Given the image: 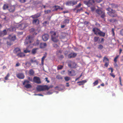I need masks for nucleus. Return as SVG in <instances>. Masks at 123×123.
I'll use <instances>...</instances> for the list:
<instances>
[{
  "label": "nucleus",
  "instance_id": "obj_44",
  "mask_svg": "<svg viewBox=\"0 0 123 123\" xmlns=\"http://www.w3.org/2000/svg\"><path fill=\"white\" fill-rule=\"evenodd\" d=\"M40 43V42L38 40H37L36 42L34 43V45L35 46H38Z\"/></svg>",
  "mask_w": 123,
  "mask_h": 123
},
{
  "label": "nucleus",
  "instance_id": "obj_26",
  "mask_svg": "<svg viewBox=\"0 0 123 123\" xmlns=\"http://www.w3.org/2000/svg\"><path fill=\"white\" fill-rule=\"evenodd\" d=\"M89 6L90 7L93 4H94L95 3V1L94 0H89L88 1Z\"/></svg>",
  "mask_w": 123,
  "mask_h": 123
},
{
  "label": "nucleus",
  "instance_id": "obj_46",
  "mask_svg": "<svg viewBox=\"0 0 123 123\" xmlns=\"http://www.w3.org/2000/svg\"><path fill=\"white\" fill-rule=\"evenodd\" d=\"M63 67V66L62 65H59L57 67V70L61 69H62Z\"/></svg>",
  "mask_w": 123,
  "mask_h": 123
},
{
  "label": "nucleus",
  "instance_id": "obj_60",
  "mask_svg": "<svg viewBox=\"0 0 123 123\" xmlns=\"http://www.w3.org/2000/svg\"><path fill=\"white\" fill-rule=\"evenodd\" d=\"M95 8L94 7L92 6L91 7V9L92 11H93L95 9Z\"/></svg>",
  "mask_w": 123,
  "mask_h": 123
},
{
  "label": "nucleus",
  "instance_id": "obj_54",
  "mask_svg": "<svg viewBox=\"0 0 123 123\" xmlns=\"http://www.w3.org/2000/svg\"><path fill=\"white\" fill-rule=\"evenodd\" d=\"M27 0H18L21 3H24Z\"/></svg>",
  "mask_w": 123,
  "mask_h": 123
},
{
  "label": "nucleus",
  "instance_id": "obj_42",
  "mask_svg": "<svg viewBox=\"0 0 123 123\" xmlns=\"http://www.w3.org/2000/svg\"><path fill=\"white\" fill-rule=\"evenodd\" d=\"M29 80H25L23 83V85H25L26 84H29Z\"/></svg>",
  "mask_w": 123,
  "mask_h": 123
},
{
  "label": "nucleus",
  "instance_id": "obj_49",
  "mask_svg": "<svg viewBox=\"0 0 123 123\" xmlns=\"http://www.w3.org/2000/svg\"><path fill=\"white\" fill-rule=\"evenodd\" d=\"M51 11L50 10H47L46 11H45L44 12L45 14H46L49 13H50Z\"/></svg>",
  "mask_w": 123,
  "mask_h": 123
},
{
  "label": "nucleus",
  "instance_id": "obj_56",
  "mask_svg": "<svg viewBox=\"0 0 123 123\" xmlns=\"http://www.w3.org/2000/svg\"><path fill=\"white\" fill-rule=\"evenodd\" d=\"M53 45V47L56 48H58V46L56 44H54Z\"/></svg>",
  "mask_w": 123,
  "mask_h": 123
},
{
  "label": "nucleus",
  "instance_id": "obj_52",
  "mask_svg": "<svg viewBox=\"0 0 123 123\" xmlns=\"http://www.w3.org/2000/svg\"><path fill=\"white\" fill-rule=\"evenodd\" d=\"M83 10V9L82 7L80 9H78L77 10L76 12V13L80 12V11Z\"/></svg>",
  "mask_w": 123,
  "mask_h": 123
},
{
  "label": "nucleus",
  "instance_id": "obj_45",
  "mask_svg": "<svg viewBox=\"0 0 123 123\" xmlns=\"http://www.w3.org/2000/svg\"><path fill=\"white\" fill-rule=\"evenodd\" d=\"M65 80L66 81H68L70 79V78L69 77H66L64 78Z\"/></svg>",
  "mask_w": 123,
  "mask_h": 123
},
{
  "label": "nucleus",
  "instance_id": "obj_39",
  "mask_svg": "<svg viewBox=\"0 0 123 123\" xmlns=\"http://www.w3.org/2000/svg\"><path fill=\"white\" fill-rule=\"evenodd\" d=\"M30 61L31 63H33L34 62H36L37 64H38V62L37 60H33V59H32Z\"/></svg>",
  "mask_w": 123,
  "mask_h": 123
},
{
  "label": "nucleus",
  "instance_id": "obj_16",
  "mask_svg": "<svg viewBox=\"0 0 123 123\" xmlns=\"http://www.w3.org/2000/svg\"><path fill=\"white\" fill-rule=\"evenodd\" d=\"M77 55V54L75 53H71L68 55V57L69 58L75 57Z\"/></svg>",
  "mask_w": 123,
  "mask_h": 123
},
{
  "label": "nucleus",
  "instance_id": "obj_12",
  "mask_svg": "<svg viewBox=\"0 0 123 123\" xmlns=\"http://www.w3.org/2000/svg\"><path fill=\"white\" fill-rule=\"evenodd\" d=\"M68 74L70 76H74L75 75V72L73 70H72L71 71H68Z\"/></svg>",
  "mask_w": 123,
  "mask_h": 123
},
{
  "label": "nucleus",
  "instance_id": "obj_50",
  "mask_svg": "<svg viewBox=\"0 0 123 123\" xmlns=\"http://www.w3.org/2000/svg\"><path fill=\"white\" fill-rule=\"evenodd\" d=\"M98 48L99 49H101L103 48V46L102 45L100 44L98 46Z\"/></svg>",
  "mask_w": 123,
  "mask_h": 123
},
{
  "label": "nucleus",
  "instance_id": "obj_7",
  "mask_svg": "<svg viewBox=\"0 0 123 123\" xmlns=\"http://www.w3.org/2000/svg\"><path fill=\"white\" fill-rule=\"evenodd\" d=\"M76 64L74 62L69 60L68 62V66L70 68H76Z\"/></svg>",
  "mask_w": 123,
  "mask_h": 123
},
{
  "label": "nucleus",
  "instance_id": "obj_51",
  "mask_svg": "<svg viewBox=\"0 0 123 123\" xmlns=\"http://www.w3.org/2000/svg\"><path fill=\"white\" fill-rule=\"evenodd\" d=\"M24 52L25 53H29L30 52V50H28L27 49H26L24 51Z\"/></svg>",
  "mask_w": 123,
  "mask_h": 123
},
{
  "label": "nucleus",
  "instance_id": "obj_37",
  "mask_svg": "<svg viewBox=\"0 0 123 123\" xmlns=\"http://www.w3.org/2000/svg\"><path fill=\"white\" fill-rule=\"evenodd\" d=\"M103 61L104 62H109V60L106 57H104Z\"/></svg>",
  "mask_w": 123,
  "mask_h": 123
},
{
  "label": "nucleus",
  "instance_id": "obj_8",
  "mask_svg": "<svg viewBox=\"0 0 123 123\" xmlns=\"http://www.w3.org/2000/svg\"><path fill=\"white\" fill-rule=\"evenodd\" d=\"M33 81L37 84H40L41 83L40 78L39 77L37 76L34 77Z\"/></svg>",
  "mask_w": 123,
  "mask_h": 123
},
{
  "label": "nucleus",
  "instance_id": "obj_55",
  "mask_svg": "<svg viewBox=\"0 0 123 123\" xmlns=\"http://www.w3.org/2000/svg\"><path fill=\"white\" fill-rule=\"evenodd\" d=\"M105 64L104 66L106 67H107L109 64V62H105Z\"/></svg>",
  "mask_w": 123,
  "mask_h": 123
},
{
  "label": "nucleus",
  "instance_id": "obj_64",
  "mask_svg": "<svg viewBox=\"0 0 123 123\" xmlns=\"http://www.w3.org/2000/svg\"><path fill=\"white\" fill-rule=\"evenodd\" d=\"M108 69H110L111 70V73H112L113 72V70L112 68H108Z\"/></svg>",
  "mask_w": 123,
  "mask_h": 123
},
{
  "label": "nucleus",
  "instance_id": "obj_40",
  "mask_svg": "<svg viewBox=\"0 0 123 123\" xmlns=\"http://www.w3.org/2000/svg\"><path fill=\"white\" fill-rule=\"evenodd\" d=\"M69 20L68 19H65L63 21V22L64 24H67L69 23Z\"/></svg>",
  "mask_w": 123,
  "mask_h": 123
},
{
  "label": "nucleus",
  "instance_id": "obj_25",
  "mask_svg": "<svg viewBox=\"0 0 123 123\" xmlns=\"http://www.w3.org/2000/svg\"><path fill=\"white\" fill-rule=\"evenodd\" d=\"M105 35V33L102 32L101 31H100L99 33H98V35L100 36L104 37Z\"/></svg>",
  "mask_w": 123,
  "mask_h": 123
},
{
  "label": "nucleus",
  "instance_id": "obj_47",
  "mask_svg": "<svg viewBox=\"0 0 123 123\" xmlns=\"http://www.w3.org/2000/svg\"><path fill=\"white\" fill-rule=\"evenodd\" d=\"M98 80H97L96 81H95L93 83V86H94L96 85H97L98 84Z\"/></svg>",
  "mask_w": 123,
  "mask_h": 123
},
{
  "label": "nucleus",
  "instance_id": "obj_17",
  "mask_svg": "<svg viewBox=\"0 0 123 123\" xmlns=\"http://www.w3.org/2000/svg\"><path fill=\"white\" fill-rule=\"evenodd\" d=\"M21 50L20 49L18 48H15L13 50V53L15 54H17L19 52H21Z\"/></svg>",
  "mask_w": 123,
  "mask_h": 123
},
{
  "label": "nucleus",
  "instance_id": "obj_19",
  "mask_svg": "<svg viewBox=\"0 0 123 123\" xmlns=\"http://www.w3.org/2000/svg\"><path fill=\"white\" fill-rule=\"evenodd\" d=\"M17 55L18 57H22L25 56V55L24 53L20 52L18 53Z\"/></svg>",
  "mask_w": 123,
  "mask_h": 123
},
{
  "label": "nucleus",
  "instance_id": "obj_36",
  "mask_svg": "<svg viewBox=\"0 0 123 123\" xmlns=\"http://www.w3.org/2000/svg\"><path fill=\"white\" fill-rule=\"evenodd\" d=\"M54 11H57L60 8V6H54Z\"/></svg>",
  "mask_w": 123,
  "mask_h": 123
},
{
  "label": "nucleus",
  "instance_id": "obj_35",
  "mask_svg": "<svg viewBox=\"0 0 123 123\" xmlns=\"http://www.w3.org/2000/svg\"><path fill=\"white\" fill-rule=\"evenodd\" d=\"M99 39V37H95L94 38V42H96L98 41Z\"/></svg>",
  "mask_w": 123,
  "mask_h": 123
},
{
  "label": "nucleus",
  "instance_id": "obj_29",
  "mask_svg": "<svg viewBox=\"0 0 123 123\" xmlns=\"http://www.w3.org/2000/svg\"><path fill=\"white\" fill-rule=\"evenodd\" d=\"M87 81L86 80H83L82 81H80L78 82H77V83H81L80 84H79V85H83L84 84V83L86 82Z\"/></svg>",
  "mask_w": 123,
  "mask_h": 123
},
{
  "label": "nucleus",
  "instance_id": "obj_1",
  "mask_svg": "<svg viewBox=\"0 0 123 123\" xmlns=\"http://www.w3.org/2000/svg\"><path fill=\"white\" fill-rule=\"evenodd\" d=\"M53 87V86L52 85L48 86L46 85L43 86L39 85L37 86L36 89L37 91L40 92L45 91H47L50 88H52Z\"/></svg>",
  "mask_w": 123,
  "mask_h": 123
},
{
  "label": "nucleus",
  "instance_id": "obj_10",
  "mask_svg": "<svg viewBox=\"0 0 123 123\" xmlns=\"http://www.w3.org/2000/svg\"><path fill=\"white\" fill-rule=\"evenodd\" d=\"M100 30L97 28H94L92 29V31L96 35H98V33H99Z\"/></svg>",
  "mask_w": 123,
  "mask_h": 123
},
{
  "label": "nucleus",
  "instance_id": "obj_38",
  "mask_svg": "<svg viewBox=\"0 0 123 123\" xmlns=\"http://www.w3.org/2000/svg\"><path fill=\"white\" fill-rule=\"evenodd\" d=\"M25 87L27 88H31L32 87V86L30 84H28L25 85Z\"/></svg>",
  "mask_w": 123,
  "mask_h": 123
},
{
  "label": "nucleus",
  "instance_id": "obj_41",
  "mask_svg": "<svg viewBox=\"0 0 123 123\" xmlns=\"http://www.w3.org/2000/svg\"><path fill=\"white\" fill-rule=\"evenodd\" d=\"M10 74L9 73L7 74L6 76L5 77L4 79H5L6 80H7L8 79V78L10 76Z\"/></svg>",
  "mask_w": 123,
  "mask_h": 123
},
{
  "label": "nucleus",
  "instance_id": "obj_33",
  "mask_svg": "<svg viewBox=\"0 0 123 123\" xmlns=\"http://www.w3.org/2000/svg\"><path fill=\"white\" fill-rule=\"evenodd\" d=\"M6 43L7 45L9 46H10L12 44L11 41L9 39L7 41Z\"/></svg>",
  "mask_w": 123,
  "mask_h": 123
},
{
  "label": "nucleus",
  "instance_id": "obj_22",
  "mask_svg": "<svg viewBox=\"0 0 123 123\" xmlns=\"http://www.w3.org/2000/svg\"><path fill=\"white\" fill-rule=\"evenodd\" d=\"M39 20L38 19H34L32 21V24L34 25H37L38 24Z\"/></svg>",
  "mask_w": 123,
  "mask_h": 123
},
{
  "label": "nucleus",
  "instance_id": "obj_48",
  "mask_svg": "<svg viewBox=\"0 0 123 123\" xmlns=\"http://www.w3.org/2000/svg\"><path fill=\"white\" fill-rule=\"evenodd\" d=\"M119 57V55H117L115 58L114 61L115 63H116L117 62V59Z\"/></svg>",
  "mask_w": 123,
  "mask_h": 123
},
{
  "label": "nucleus",
  "instance_id": "obj_53",
  "mask_svg": "<svg viewBox=\"0 0 123 123\" xmlns=\"http://www.w3.org/2000/svg\"><path fill=\"white\" fill-rule=\"evenodd\" d=\"M26 65L28 66L29 67L30 66H31V63L29 62H26Z\"/></svg>",
  "mask_w": 123,
  "mask_h": 123
},
{
  "label": "nucleus",
  "instance_id": "obj_9",
  "mask_svg": "<svg viewBox=\"0 0 123 123\" xmlns=\"http://www.w3.org/2000/svg\"><path fill=\"white\" fill-rule=\"evenodd\" d=\"M9 39L11 41H14L16 39V36L15 35H10L8 37Z\"/></svg>",
  "mask_w": 123,
  "mask_h": 123
},
{
  "label": "nucleus",
  "instance_id": "obj_28",
  "mask_svg": "<svg viewBox=\"0 0 123 123\" xmlns=\"http://www.w3.org/2000/svg\"><path fill=\"white\" fill-rule=\"evenodd\" d=\"M6 30H4L2 31L0 33V36H3L6 34Z\"/></svg>",
  "mask_w": 123,
  "mask_h": 123
},
{
  "label": "nucleus",
  "instance_id": "obj_11",
  "mask_svg": "<svg viewBox=\"0 0 123 123\" xmlns=\"http://www.w3.org/2000/svg\"><path fill=\"white\" fill-rule=\"evenodd\" d=\"M49 37V35L47 34H45L43 35L42 37L43 40L44 41H47Z\"/></svg>",
  "mask_w": 123,
  "mask_h": 123
},
{
  "label": "nucleus",
  "instance_id": "obj_6",
  "mask_svg": "<svg viewBox=\"0 0 123 123\" xmlns=\"http://www.w3.org/2000/svg\"><path fill=\"white\" fill-rule=\"evenodd\" d=\"M78 1L77 0H71L70 1L67 2L66 3V5H69L70 6H73L74 5H76Z\"/></svg>",
  "mask_w": 123,
  "mask_h": 123
},
{
  "label": "nucleus",
  "instance_id": "obj_57",
  "mask_svg": "<svg viewBox=\"0 0 123 123\" xmlns=\"http://www.w3.org/2000/svg\"><path fill=\"white\" fill-rule=\"evenodd\" d=\"M110 75L112 77H113V78H114L115 77V75L113 73H111L110 74Z\"/></svg>",
  "mask_w": 123,
  "mask_h": 123
},
{
  "label": "nucleus",
  "instance_id": "obj_23",
  "mask_svg": "<svg viewBox=\"0 0 123 123\" xmlns=\"http://www.w3.org/2000/svg\"><path fill=\"white\" fill-rule=\"evenodd\" d=\"M109 5L111 6V7L112 8H117L118 7V6L117 4H115L114 3H112L111 4H110Z\"/></svg>",
  "mask_w": 123,
  "mask_h": 123
},
{
  "label": "nucleus",
  "instance_id": "obj_21",
  "mask_svg": "<svg viewBox=\"0 0 123 123\" xmlns=\"http://www.w3.org/2000/svg\"><path fill=\"white\" fill-rule=\"evenodd\" d=\"M47 46V44L45 43H41L40 45V48H44Z\"/></svg>",
  "mask_w": 123,
  "mask_h": 123
},
{
  "label": "nucleus",
  "instance_id": "obj_13",
  "mask_svg": "<svg viewBox=\"0 0 123 123\" xmlns=\"http://www.w3.org/2000/svg\"><path fill=\"white\" fill-rule=\"evenodd\" d=\"M58 37V36H57L55 37H51V40L54 42L57 43L59 41Z\"/></svg>",
  "mask_w": 123,
  "mask_h": 123
},
{
  "label": "nucleus",
  "instance_id": "obj_18",
  "mask_svg": "<svg viewBox=\"0 0 123 123\" xmlns=\"http://www.w3.org/2000/svg\"><path fill=\"white\" fill-rule=\"evenodd\" d=\"M47 56V53H46V54L44 55L41 58V64L42 66L44 65V60L45 58Z\"/></svg>",
  "mask_w": 123,
  "mask_h": 123
},
{
  "label": "nucleus",
  "instance_id": "obj_20",
  "mask_svg": "<svg viewBox=\"0 0 123 123\" xmlns=\"http://www.w3.org/2000/svg\"><path fill=\"white\" fill-rule=\"evenodd\" d=\"M41 16V14L40 13H38L37 14L34 15H32L31 17L33 19L38 18L39 17Z\"/></svg>",
  "mask_w": 123,
  "mask_h": 123
},
{
  "label": "nucleus",
  "instance_id": "obj_5",
  "mask_svg": "<svg viewBox=\"0 0 123 123\" xmlns=\"http://www.w3.org/2000/svg\"><path fill=\"white\" fill-rule=\"evenodd\" d=\"M107 13L111 17H116L117 16L116 12L112 9L111 10V11L108 12Z\"/></svg>",
  "mask_w": 123,
  "mask_h": 123
},
{
  "label": "nucleus",
  "instance_id": "obj_62",
  "mask_svg": "<svg viewBox=\"0 0 123 123\" xmlns=\"http://www.w3.org/2000/svg\"><path fill=\"white\" fill-rule=\"evenodd\" d=\"M120 33L123 36V29L120 30Z\"/></svg>",
  "mask_w": 123,
  "mask_h": 123
},
{
  "label": "nucleus",
  "instance_id": "obj_30",
  "mask_svg": "<svg viewBox=\"0 0 123 123\" xmlns=\"http://www.w3.org/2000/svg\"><path fill=\"white\" fill-rule=\"evenodd\" d=\"M87 81L86 80H83L82 81H80L78 82H77V83H81L80 84H79V85H83L84 84V83L86 82Z\"/></svg>",
  "mask_w": 123,
  "mask_h": 123
},
{
  "label": "nucleus",
  "instance_id": "obj_32",
  "mask_svg": "<svg viewBox=\"0 0 123 123\" xmlns=\"http://www.w3.org/2000/svg\"><path fill=\"white\" fill-rule=\"evenodd\" d=\"M29 73L30 75L33 76L34 73V71L33 69H31L29 70Z\"/></svg>",
  "mask_w": 123,
  "mask_h": 123
},
{
  "label": "nucleus",
  "instance_id": "obj_61",
  "mask_svg": "<svg viewBox=\"0 0 123 123\" xmlns=\"http://www.w3.org/2000/svg\"><path fill=\"white\" fill-rule=\"evenodd\" d=\"M112 9H111L110 7H108V8H107L106 9V10L107 11H108V12L111 11V10Z\"/></svg>",
  "mask_w": 123,
  "mask_h": 123
},
{
  "label": "nucleus",
  "instance_id": "obj_4",
  "mask_svg": "<svg viewBox=\"0 0 123 123\" xmlns=\"http://www.w3.org/2000/svg\"><path fill=\"white\" fill-rule=\"evenodd\" d=\"M96 13L98 14L101 15V17L102 18L105 20V17L104 12L102 11L101 10L97 9L96 10Z\"/></svg>",
  "mask_w": 123,
  "mask_h": 123
},
{
  "label": "nucleus",
  "instance_id": "obj_3",
  "mask_svg": "<svg viewBox=\"0 0 123 123\" xmlns=\"http://www.w3.org/2000/svg\"><path fill=\"white\" fill-rule=\"evenodd\" d=\"M28 25V23H24L17 25H16V27L18 29L23 30L26 28Z\"/></svg>",
  "mask_w": 123,
  "mask_h": 123
},
{
  "label": "nucleus",
  "instance_id": "obj_2",
  "mask_svg": "<svg viewBox=\"0 0 123 123\" xmlns=\"http://www.w3.org/2000/svg\"><path fill=\"white\" fill-rule=\"evenodd\" d=\"M32 39V38L31 36H27L25 42V45H27V46L28 47H30V46L31 45Z\"/></svg>",
  "mask_w": 123,
  "mask_h": 123
},
{
  "label": "nucleus",
  "instance_id": "obj_43",
  "mask_svg": "<svg viewBox=\"0 0 123 123\" xmlns=\"http://www.w3.org/2000/svg\"><path fill=\"white\" fill-rule=\"evenodd\" d=\"M56 78L58 80H62L63 78L60 75H58L56 76Z\"/></svg>",
  "mask_w": 123,
  "mask_h": 123
},
{
  "label": "nucleus",
  "instance_id": "obj_24",
  "mask_svg": "<svg viewBox=\"0 0 123 123\" xmlns=\"http://www.w3.org/2000/svg\"><path fill=\"white\" fill-rule=\"evenodd\" d=\"M38 49V48H35L33 49L31 51L32 54L34 55L37 52V50Z\"/></svg>",
  "mask_w": 123,
  "mask_h": 123
},
{
  "label": "nucleus",
  "instance_id": "obj_27",
  "mask_svg": "<svg viewBox=\"0 0 123 123\" xmlns=\"http://www.w3.org/2000/svg\"><path fill=\"white\" fill-rule=\"evenodd\" d=\"M30 32L32 33L33 35H36L37 33L35 32V30L33 28L31 29L30 30Z\"/></svg>",
  "mask_w": 123,
  "mask_h": 123
},
{
  "label": "nucleus",
  "instance_id": "obj_15",
  "mask_svg": "<svg viewBox=\"0 0 123 123\" xmlns=\"http://www.w3.org/2000/svg\"><path fill=\"white\" fill-rule=\"evenodd\" d=\"M8 9L10 12H13L15 10V6H10L9 7Z\"/></svg>",
  "mask_w": 123,
  "mask_h": 123
},
{
  "label": "nucleus",
  "instance_id": "obj_63",
  "mask_svg": "<svg viewBox=\"0 0 123 123\" xmlns=\"http://www.w3.org/2000/svg\"><path fill=\"white\" fill-rule=\"evenodd\" d=\"M28 79L29 80V81H33L32 78H30L29 77H28Z\"/></svg>",
  "mask_w": 123,
  "mask_h": 123
},
{
  "label": "nucleus",
  "instance_id": "obj_58",
  "mask_svg": "<svg viewBox=\"0 0 123 123\" xmlns=\"http://www.w3.org/2000/svg\"><path fill=\"white\" fill-rule=\"evenodd\" d=\"M81 5V3H80L78 5L76 6V7L77 8L80 7Z\"/></svg>",
  "mask_w": 123,
  "mask_h": 123
},
{
  "label": "nucleus",
  "instance_id": "obj_59",
  "mask_svg": "<svg viewBox=\"0 0 123 123\" xmlns=\"http://www.w3.org/2000/svg\"><path fill=\"white\" fill-rule=\"evenodd\" d=\"M84 3L85 4L87 5L88 6H89V4L88 1H84Z\"/></svg>",
  "mask_w": 123,
  "mask_h": 123
},
{
  "label": "nucleus",
  "instance_id": "obj_31",
  "mask_svg": "<svg viewBox=\"0 0 123 123\" xmlns=\"http://www.w3.org/2000/svg\"><path fill=\"white\" fill-rule=\"evenodd\" d=\"M9 6L8 4H4L3 7V10H6L9 8Z\"/></svg>",
  "mask_w": 123,
  "mask_h": 123
},
{
  "label": "nucleus",
  "instance_id": "obj_34",
  "mask_svg": "<svg viewBox=\"0 0 123 123\" xmlns=\"http://www.w3.org/2000/svg\"><path fill=\"white\" fill-rule=\"evenodd\" d=\"M50 33L51 34V37H54L56 35V33L55 32L53 31H51L50 32Z\"/></svg>",
  "mask_w": 123,
  "mask_h": 123
},
{
  "label": "nucleus",
  "instance_id": "obj_14",
  "mask_svg": "<svg viewBox=\"0 0 123 123\" xmlns=\"http://www.w3.org/2000/svg\"><path fill=\"white\" fill-rule=\"evenodd\" d=\"M16 76L19 79H23L25 77L24 75L22 73H19L17 74Z\"/></svg>",
  "mask_w": 123,
  "mask_h": 123
}]
</instances>
